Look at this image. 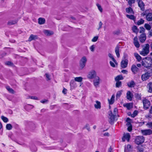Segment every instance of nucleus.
<instances>
[{"mask_svg":"<svg viewBox=\"0 0 152 152\" xmlns=\"http://www.w3.org/2000/svg\"><path fill=\"white\" fill-rule=\"evenodd\" d=\"M96 71L94 70H92L89 72L87 77L89 79H92L96 77Z\"/></svg>","mask_w":152,"mask_h":152,"instance_id":"39448f33","label":"nucleus"},{"mask_svg":"<svg viewBox=\"0 0 152 152\" xmlns=\"http://www.w3.org/2000/svg\"><path fill=\"white\" fill-rule=\"evenodd\" d=\"M70 85L71 90L73 89L77 86L76 83L74 80H72L70 82Z\"/></svg>","mask_w":152,"mask_h":152,"instance_id":"6ab92c4d","label":"nucleus"},{"mask_svg":"<svg viewBox=\"0 0 152 152\" xmlns=\"http://www.w3.org/2000/svg\"><path fill=\"white\" fill-rule=\"evenodd\" d=\"M133 42L134 45L137 48H139L140 47V45L138 41V38L137 36L134 38Z\"/></svg>","mask_w":152,"mask_h":152,"instance_id":"f8f14e48","label":"nucleus"},{"mask_svg":"<svg viewBox=\"0 0 152 152\" xmlns=\"http://www.w3.org/2000/svg\"><path fill=\"white\" fill-rule=\"evenodd\" d=\"M132 30L136 34H137L138 31V30L137 28V27L135 26H134L132 27Z\"/></svg>","mask_w":152,"mask_h":152,"instance_id":"72a5a7b5","label":"nucleus"},{"mask_svg":"<svg viewBox=\"0 0 152 152\" xmlns=\"http://www.w3.org/2000/svg\"><path fill=\"white\" fill-rule=\"evenodd\" d=\"M83 78L81 77H77L75 78V80L78 82L81 83L83 80Z\"/></svg>","mask_w":152,"mask_h":152,"instance_id":"7c9ffc66","label":"nucleus"},{"mask_svg":"<svg viewBox=\"0 0 152 152\" xmlns=\"http://www.w3.org/2000/svg\"><path fill=\"white\" fill-rule=\"evenodd\" d=\"M141 132L144 136L150 135L152 134V130L150 129L142 130Z\"/></svg>","mask_w":152,"mask_h":152,"instance_id":"423d86ee","label":"nucleus"},{"mask_svg":"<svg viewBox=\"0 0 152 152\" xmlns=\"http://www.w3.org/2000/svg\"><path fill=\"white\" fill-rule=\"evenodd\" d=\"M144 27L147 30H150L151 28L150 25L147 23H146L145 24Z\"/></svg>","mask_w":152,"mask_h":152,"instance_id":"37998d69","label":"nucleus"},{"mask_svg":"<svg viewBox=\"0 0 152 152\" xmlns=\"http://www.w3.org/2000/svg\"><path fill=\"white\" fill-rule=\"evenodd\" d=\"M110 64L111 66H112L113 67H115V64L112 62V61H110Z\"/></svg>","mask_w":152,"mask_h":152,"instance_id":"052dcab7","label":"nucleus"},{"mask_svg":"<svg viewBox=\"0 0 152 152\" xmlns=\"http://www.w3.org/2000/svg\"><path fill=\"white\" fill-rule=\"evenodd\" d=\"M33 107V106L30 104H28L25 107V109L27 111H29L30 109H32Z\"/></svg>","mask_w":152,"mask_h":152,"instance_id":"c9c22d12","label":"nucleus"},{"mask_svg":"<svg viewBox=\"0 0 152 152\" xmlns=\"http://www.w3.org/2000/svg\"><path fill=\"white\" fill-rule=\"evenodd\" d=\"M44 33L48 36L53 34V33L52 31L45 30L44 31Z\"/></svg>","mask_w":152,"mask_h":152,"instance_id":"2f4dec72","label":"nucleus"},{"mask_svg":"<svg viewBox=\"0 0 152 152\" xmlns=\"http://www.w3.org/2000/svg\"><path fill=\"white\" fill-rule=\"evenodd\" d=\"M137 151L140 152H142L143 151V149L142 147H138L137 148Z\"/></svg>","mask_w":152,"mask_h":152,"instance_id":"6e6d98bb","label":"nucleus"},{"mask_svg":"<svg viewBox=\"0 0 152 152\" xmlns=\"http://www.w3.org/2000/svg\"><path fill=\"white\" fill-rule=\"evenodd\" d=\"M17 21L16 20H10L8 23V25H13L17 23Z\"/></svg>","mask_w":152,"mask_h":152,"instance_id":"e433bc0d","label":"nucleus"},{"mask_svg":"<svg viewBox=\"0 0 152 152\" xmlns=\"http://www.w3.org/2000/svg\"><path fill=\"white\" fill-rule=\"evenodd\" d=\"M45 20L44 18H40L38 19V23L39 24H43L45 23Z\"/></svg>","mask_w":152,"mask_h":152,"instance_id":"cd10ccee","label":"nucleus"},{"mask_svg":"<svg viewBox=\"0 0 152 152\" xmlns=\"http://www.w3.org/2000/svg\"><path fill=\"white\" fill-rule=\"evenodd\" d=\"M118 112V109L117 108H115L113 110V113L114 114L116 115Z\"/></svg>","mask_w":152,"mask_h":152,"instance_id":"13d9d810","label":"nucleus"},{"mask_svg":"<svg viewBox=\"0 0 152 152\" xmlns=\"http://www.w3.org/2000/svg\"><path fill=\"white\" fill-rule=\"evenodd\" d=\"M37 38V36L33 34H31L28 39V41H31Z\"/></svg>","mask_w":152,"mask_h":152,"instance_id":"c85d7f7f","label":"nucleus"},{"mask_svg":"<svg viewBox=\"0 0 152 152\" xmlns=\"http://www.w3.org/2000/svg\"><path fill=\"white\" fill-rule=\"evenodd\" d=\"M126 12L127 13L129 14H134V12L131 7L130 6L126 9Z\"/></svg>","mask_w":152,"mask_h":152,"instance_id":"f3484780","label":"nucleus"},{"mask_svg":"<svg viewBox=\"0 0 152 152\" xmlns=\"http://www.w3.org/2000/svg\"><path fill=\"white\" fill-rule=\"evenodd\" d=\"M128 64V61L127 60H122L121 63V66L123 68H126Z\"/></svg>","mask_w":152,"mask_h":152,"instance_id":"dca6fc26","label":"nucleus"},{"mask_svg":"<svg viewBox=\"0 0 152 152\" xmlns=\"http://www.w3.org/2000/svg\"><path fill=\"white\" fill-rule=\"evenodd\" d=\"M142 65L146 68L150 67L151 65V61L150 58L145 57L143 58L142 62Z\"/></svg>","mask_w":152,"mask_h":152,"instance_id":"f257e3e1","label":"nucleus"},{"mask_svg":"<svg viewBox=\"0 0 152 152\" xmlns=\"http://www.w3.org/2000/svg\"><path fill=\"white\" fill-rule=\"evenodd\" d=\"M123 106L126 107L128 110H129L132 108V104L131 103H127L123 104Z\"/></svg>","mask_w":152,"mask_h":152,"instance_id":"412c9836","label":"nucleus"},{"mask_svg":"<svg viewBox=\"0 0 152 152\" xmlns=\"http://www.w3.org/2000/svg\"><path fill=\"white\" fill-rule=\"evenodd\" d=\"M30 149L32 151L35 152L37 151V149L34 145H32L30 147Z\"/></svg>","mask_w":152,"mask_h":152,"instance_id":"58836bf2","label":"nucleus"},{"mask_svg":"<svg viewBox=\"0 0 152 152\" xmlns=\"http://www.w3.org/2000/svg\"><path fill=\"white\" fill-rule=\"evenodd\" d=\"M131 69L133 73L134 74L140 72V69L134 64L132 66Z\"/></svg>","mask_w":152,"mask_h":152,"instance_id":"6e6552de","label":"nucleus"},{"mask_svg":"<svg viewBox=\"0 0 152 152\" xmlns=\"http://www.w3.org/2000/svg\"><path fill=\"white\" fill-rule=\"evenodd\" d=\"M5 64L6 65L10 66L12 65V63L10 61H7L5 63Z\"/></svg>","mask_w":152,"mask_h":152,"instance_id":"e2e57ef3","label":"nucleus"},{"mask_svg":"<svg viewBox=\"0 0 152 152\" xmlns=\"http://www.w3.org/2000/svg\"><path fill=\"white\" fill-rule=\"evenodd\" d=\"M132 150V148L131 145L128 144L126 147H125L124 148V151H131Z\"/></svg>","mask_w":152,"mask_h":152,"instance_id":"b1692460","label":"nucleus"},{"mask_svg":"<svg viewBox=\"0 0 152 152\" xmlns=\"http://www.w3.org/2000/svg\"><path fill=\"white\" fill-rule=\"evenodd\" d=\"M138 4L139 7L142 11L145 10V4L142 0H139L138 1Z\"/></svg>","mask_w":152,"mask_h":152,"instance_id":"9b49d317","label":"nucleus"},{"mask_svg":"<svg viewBox=\"0 0 152 152\" xmlns=\"http://www.w3.org/2000/svg\"><path fill=\"white\" fill-rule=\"evenodd\" d=\"M143 107L145 109H147L150 106V103L148 100L144 99L143 101Z\"/></svg>","mask_w":152,"mask_h":152,"instance_id":"0eeeda50","label":"nucleus"},{"mask_svg":"<svg viewBox=\"0 0 152 152\" xmlns=\"http://www.w3.org/2000/svg\"><path fill=\"white\" fill-rule=\"evenodd\" d=\"M108 56L110 58L112 59V61L114 62L115 63L116 61L112 54H111V53H109L108 54Z\"/></svg>","mask_w":152,"mask_h":152,"instance_id":"49530a36","label":"nucleus"},{"mask_svg":"<svg viewBox=\"0 0 152 152\" xmlns=\"http://www.w3.org/2000/svg\"><path fill=\"white\" fill-rule=\"evenodd\" d=\"M116 115H112L111 116H110V123L112 124L113 123L114 120H115V117Z\"/></svg>","mask_w":152,"mask_h":152,"instance_id":"f704fd0d","label":"nucleus"},{"mask_svg":"<svg viewBox=\"0 0 152 152\" xmlns=\"http://www.w3.org/2000/svg\"><path fill=\"white\" fill-rule=\"evenodd\" d=\"M29 98L34 99H37V97L36 96H29Z\"/></svg>","mask_w":152,"mask_h":152,"instance_id":"0e129e2a","label":"nucleus"},{"mask_svg":"<svg viewBox=\"0 0 152 152\" xmlns=\"http://www.w3.org/2000/svg\"><path fill=\"white\" fill-rule=\"evenodd\" d=\"M94 107L96 109H100L101 108L100 102L98 101H96V104H94Z\"/></svg>","mask_w":152,"mask_h":152,"instance_id":"bb28decb","label":"nucleus"},{"mask_svg":"<svg viewBox=\"0 0 152 152\" xmlns=\"http://www.w3.org/2000/svg\"><path fill=\"white\" fill-rule=\"evenodd\" d=\"M145 30V29L143 27H141L140 28V33H142L144 32Z\"/></svg>","mask_w":152,"mask_h":152,"instance_id":"bf43d9fd","label":"nucleus"},{"mask_svg":"<svg viewBox=\"0 0 152 152\" xmlns=\"http://www.w3.org/2000/svg\"><path fill=\"white\" fill-rule=\"evenodd\" d=\"M115 96L114 94L112 95L110 99H108V101L110 104H113L115 101Z\"/></svg>","mask_w":152,"mask_h":152,"instance_id":"4be33fe9","label":"nucleus"},{"mask_svg":"<svg viewBox=\"0 0 152 152\" xmlns=\"http://www.w3.org/2000/svg\"><path fill=\"white\" fill-rule=\"evenodd\" d=\"M6 89L10 93L12 94L14 93V90L9 86L6 87Z\"/></svg>","mask_w":152,"mask_h":152,"instance_id":"79ce46f5","label":"nucleus"},{"mask_svg":"<svg viewBox=\"0 0 152 152\" xmlns=\"http://www.w3.org/2000/svg\"><path fill=\"white\" fill-rule=\"evenodd\" d=\"M100 79L99 77L97 76L94 80V84L96 87H97L99 84Z\"/></svg>","mask_w":152,"mask_h":152,"instance_id":"ddd939ff","label":"nucleus"},{"mask_svg":"<svg viewBox=\"0 0 152 152\" xmlns=\"http://www.w3.org/2000/svg\"><path fill=\"white\" fill-rule=\"evenodd\" d=\"M146 125L147 126H148L149 128L152 129V122H148L146 124Z\"/></svg>","mask_w":152,"mask_h":152,"instance_id":"3c124183","label":"nucleus"},{"mask_svg":"<svg viewBox=\"0 0 152 152\" xmlns=\"http://www.w3.org/2000/svg\"><path fill=\"white\" fill-rule=\"evenodd\" d=\"M149 45L148 44H145L142 51L140 52V54L144 56H146L149 53Z\"/></svg>","mask_w":152,"mask_h":152,"instance_id":"7ed1b4c3","label":"nucleus"},{"mask_svg":"<svg viewBox=\"0 0 152 152\" xmlns=\"http://www.w3.org/2000/svg\"><path fill=\"white\" fill-rule=\"evenodd\" d=\"M102 22L101 21H100L99 24V28H98V29H100V28H101L102 27Z\"/></svg>","mask_w":152,"mask_h":152,"instance_id":"774afa93","label":"nucleus"},{"mask_svg":"<svg viewBox=\"0 0 152 152\" xmlns=\"http://www.w3.org/2000/svg\"><path fill=\"white\" fill-rule=\"evenodd\" d=\"M119 48V45H117L115 49V52L116 56L118 58H119L120 57Z\"/></svg>","mask_w":152,"mask_h":152,"instance_id":"aec40b11","label":"nucleus"},{"mask_svg":"<svg viewBox=\"0 0 152 152\" xmlns=\"http://www.w3.org/2000/svg\"><path fill=\"white\" fill-rule=\"evenodd\" d=\"M98 38V37L97 36L94 37L92 39V42H96Z\"/></svg>","mask_w":152,"mask_h":152,"instance_id":"5fc2aeb1","label":"nucleus"},{"mask_svg":"<svg viewBox=\"0 0 152 152\" xmlns=\"http://www.w3.org/2000/svg\"><path fill=\"white\" fill-rule=\"evenodd\" d=\"M146 18L147 20L148 21L152 20V13H149L146 15Z\"/></svg>","mask_w":152,"mask_h":152,"instance_id":"5701e85b","label":"nucleus"},{"mask_svg":"<svg viewBox=\"0 0 152 152\" xmlns=\"http://www.w3.org/2000/svg\"><path fill=\"white\" fill-rule=\"evenodd\" d=\"M148 87L149 90L148 92L150 93L152 92V82L149 83L148 84Z\"/></svg>","mask_w":152,"mask_h":152,"instance_id":"c756f323","label":"nucleus"},{"mask_svg":"<svg viewBox=\"0 0 152 152\" xmlns=\"http://www.w3.org/2000/svg\"><path fill=\"white\" fill-rule=\"evenodd\" d=\"M117 82L116 83V87L119 88L121 86V82L120 81H116Z\"/></svg>","mask_w":152,"mask_h":152,"instance_id":"09e8293b","label":"nucleus"},{"mask_svg":"<svg viewBox=\"0 0 152 152\" xmlns=\"http://www.w3.org/2000/svg\"><path fill=\"white\" fill-rule=\"evenodd\" d=\"M67 91V90L65 88H64V89H63V90L62 91V93L63 94H65L66 93Z\"/></svg>","mask_w":152,"mask_h":152,"instance_id":"69168bd1","label":"nucleus"},{"mask_svg":"<svg viewBox=\"0 0 152 152\" xmlns=\"http://www.w3.org/2000/svg\"><path fill=\"white\" fill-rule=\"evenodd\" d=\"M122 94V92L121 91H119L117 92L116 94V98H119Z\"/></svg>","mask_w":152,"mask_h":152,"instance_id":"de8ad7c7","label":"nucleus"},{"mask_svg":"<svg viewBox=\"0 0 152 152\" xmlns=\"http://www.w3.org/2000/svg\"><path fill=\"white\" fill-rule=\"evenodd\" d=\"M6 128L8 130H10L12 128V126L10 124H7L6 125Z\"/></svg>","mask_w":152,"mask_h":152,"instance_id":"c03bdc74","label":"nucleus"},{"mask_svg":"<svg viewBox=\"0 0 152 152\" xmlns=\"http://www.w3.org/2000/svg\"><path fill=\"white\" fill-rule=\"evenodd\" d=\"M135 96L138 99H140L141 98V95L140 94H135Z\"/></svg>","mask_w":152,"mask_h":152,"instance_id":"603ef678","label":"nucleus"},{"mask_svg":"<svg viewBox=\"0 0 152 152\" xmlns=\"http://www.w3.org/2000/svg\"><path fill=\"white\" fill-rule=\"evenodd\" d=\"M130 138V135L129 133H124L122 138V140L123 142H124L126 140L128 142H129Z\"/></svg>","mask_w":152,"mask_h":152,"instance_id":"9d476101","label":"nucleus"},{"mask_svg":"<svg viewBox=\"0 0 152 152\" xmlns=\"http://www.w3.org/2000/svg\"><path fill=\"white\" fill-rule=\"evenodd\" d=\"M131 119L129 118H127L126 119V121L127 123V125L129 124H131Z\"/></svg>","mask_w":152,"mask_h":152,"instance_id":"4d7b16f0","label":"nucleus"},{"mask_svg":"<svg viewBox=\"0 0 152 152\" xmlns=\"http://www.w3.org/2000/svg\"><path fill=\"white\" fill-rule=\"evenodd\" d=\"M127 85L129 88H133L135 86L136 84L134 81L132 80L128 82Z\"/></svg>","mask_w":152,"mask_h":152,"instance_id":"a211bd4d","label":"nucleus"},{"mask_svg":"<svg viewBox=\"0 0 152 152\" xmlns=\"http://www.w3.org/2000/svg\"><path fill=\"white\" fill-rule=\"evenodd\" d=\"M96 6H97L98 9L100 11V12H102V8L100 5L99 4H97Z\"/></svg>","mask_w":152,"mask_h":152,"instance_id":"864d4df0","label":"nucleus"},{"mask_svg":"<svg viewBox=\"0 0 152 152\" xmlns=\"http://www.w3.org/2000/svg\"><path fill=\"white\" fill-rule=\"evenodd\" d=\"M140 41L141 42H144L146 39V36L145 33L141 34L139 37Z\"/></svg>","mask_w":152,"mask_h":152,"instance_id":"4468645a","label":"nucleus"},{"mask_svg":"<svg viewBox=\"0 0 152 152\" xmlns=\"http://www.w3.org/2000/svg\"><path fill=\"white\" fill-rule=\"evenodd\" d=\"M144 20L142 19H140L138 20L137 22V24L138 25H140L143 24L144 23Z\"/></svg>","mask_w":152,"mask_h":152,"instance_id":"ea45409f","label":"nucleus"},{"mask_svg":"<svg viewBox=\"0 0 152 152\" xmlns=\"http://www.w3.org/2000/svg\"><path fill=\"white\" fill-rule=\"evenodd\" d=\"M151 75H152V67H151L148 69L147 72L142 75L141 78L143 81L146 80Z\"/></svg>","mask_w":152,"mask_h":152,"instance_id":"f03ea898","label":"nucleus"},{"mask_svg":"<svg viewBox=\"0 0 152 152\" xmlns=\"http://www.w3.org/2000/svg\"><path fill=\"white\" fill-rule=\"evenodd\" d=\"M138 114V111L137 110H135L134 111L133 113L131 114V116L132 118H134Z\"/></svg>","mask_w":152,"mask_h":152,"instance_id":"a19ab883","label":"nucleus"},{"mask_svg":"<svg viewBox=\"0 0 152 152\" xmlns=\"http://www.w3.org/2000/svg\"><path fill=\"white\" fill-rule=\"evenodd\" d=\"M1 118L5 123L7 122L8 121V119L7 118L4 116H1Z\"/></svg>","mask_w":152,"mask_h":152,"instance_id":"a18cd8bd","label":"nucleus"},{"mask_svg":"<svg viewBox=\"0 0 152 152\" xmlns=\"http://www.w3.org/2000/svg\"><path fill=\"white\" fill-rule=\"evenodd\" d=\"M46 77V78L48 80H50V77L49 75L48 74H45Z\"/></svg>","mask_w":152,"mask_h":152,"instance_id":"338daca9","label":"nucleus"},{"mask_svg":"<svg viewBox=\"0 0 152 152\" xmlns=\"http://www.w3.org/2000/svg\"><path fill=\"white\" fill-rule=\"evenodd\" d=\"M86 61V58L85 56L83 57L81 59L80 62V66L81 69H83L85 66Z\"/></svg>","mask_w":152,"mask_h":152,"instance_id":"1a4fd4ad","label":"nucleus"},{"mask_svg":"<svg viewBox=\"0 0 152 152\" xmlns=\"http://www.w3.org/2000/svg\"><path fill=\"white\" fill-rule=\"evenodd\" d=\"M128 126V127L127 128L128 130L130 132L132 130V126L131 124H129L127 125Z\"/></svg>","mask_w":152,"mask_h":152,"instance_id":"8fccbe9b","label":"nucleus"},{"mask_svg":"<svg viewBox=\"0 0 152 152\" xmlns=\"http://www.w3.org/2000/svg\"><path fill=\"white\" fill-rule=\"evenodd\" d=\"M126 17L128 18L133 20L134 21H135L136 20V17L134 15H129L127 14L126 15Z\"/></svg>","mask_w":152,"mask_h":152,"instance_id":"393cba45","label":"nucleus"},{"mask_svg":"<svg viewBox=\"0 0 152 152\" xmlns=\"http://www.w3.org/2000/svg\"><path fill=\"white\" fill-rule=\"evenodd\" d=\"M124 79L123 77L121 75H119L117 76L115 78V81H119L120 80H122Z\"/></svg>","mask_w":152,"mask_h":152,"instance_id":"473e14b6","label":"nucleus"},{"mask_svg":"<svg viewBox=\"0 0 152 152\" xmlns=\"http://www.w3.org/2000/svg\"><path fill=\"white\" fill-rule=\"evenodd\" d=\"M145 140V137L142 136H139L136 137L135 142L137 145H141L144 142Z\"/></svg>","mask_w":152,"mask_h":152,"instance_id":"20e7f679","label":"nucleus"},{"mask_svg":"<svg viewBox=\"0 0 152 152\" xmlns=\"http://www.w3.org/2000/svg\"><path fill=\"white\" fill-rule=\"evenodd\" d=\"M94 45H91L90 48V49L91 50V51L92 52H93L94 51Z\"/></svg>","mask_w":152,"mask_h":152,"instance_id":"680f3d73","label":"nucleus"},{"mask_svg":"<svg viewBox=\"0 0 152 152\" xmlns=\"http://www.w3.org/2000/svg\"><path fill=\"white\" fill-rule=\"evenodd\" d=\"M135 2V0H128V4L130 6H132V5L134 4Z\"/></svg>","mask_w":152,"mask_h":152,"instance_id":"4c0bfd02","label":"nucleus"},{"mask_svg":"<svg viewBox=\"0 0 152 152\" xmlns=\"http://www.w3.org/2000/svg\"><path fill=\"white\" fill-rule=\"evenodd\" d=\"M133 97V95L132 94L130 91H128L126 93V97L127 99L130 101H131L132 100Z\"/></svg>","mask_w":152,"mask_h":152,"instance_id":"2eb2a0df","label":"nucleus"},{"mask_svg":"<svg viewBox=\"0 0 152 152\" xmlns=\"http://www.w3.org/2000/svg\"><path fill=\"white\" fill-rule=\"evenodd\" d=\"M134 56L138 61H140L142 60L141 57L137 53H135Z\"/></svg>","mask_w":152,"mask_h":152,"instance_id":"a878e982","label":"nucleus"}]
</instances>
